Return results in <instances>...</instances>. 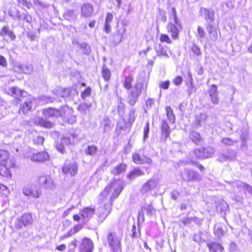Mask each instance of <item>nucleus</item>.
Segmentation results:
<instances>
[{"mask_svg": "<svg viewBox=\"0 0 252 252\" xmlns=\"http://www.w3.org/2000/svg\"><path fill=\"white\" fill-rule=\"evenodd\" d=\"M157 55L159 57H168L166 51L164 49L163 47L161 45H159L158 47L156 49Z\"/></svg>", "mask_w": 252, "mask_h": 252, "instance_id": "nucleus-36", "label": "nucleus"}, {"mask_svg": "<svg viewBox=\"0 0 252 252\" xmlns=\"http://www.w3.org/2000/svg\"><path fill=\"white\" fill-rule=\"evenodd\" d=\"M7 189V188L5 186L0 184V195H2L4 191L6 190Z\"/></svg>", "mask_w": 252, "mask_h": 252, "instance_id": "nucleus-62", "label": "nucleus"}, {"mask_svg": "<svg viewBox=\"0 0 252 252\" xmlns=\"http://www.w3.org/2000/svg\"><path fill=\"white\" fill-rule=\"evenodd\" d=\"M10 90L11 93V95L14 98L15 102L18 104L21 100L20 97L23 96L24 91L15 87L10 88Z\"/></svg>", "mask_w": 252, "mask_h": 252, "instance_id": "nucleus-18", "label": "nucleus"}, {"mask_svg": "<svg viewBox=\"0 0 252 252\" xmlns=\"http://www.w3.org/2000/svg\"><path fill=\"white\" fill-rule=\"evenodd\" d=\"M18 4L24 8L30 9L32 7V3L27 0H17Z\"/></svg>", "mask_w": 252, "mask_h": 252, "instance_id": "nucleus-37", "label": "nucleus"}, {"mask_svg": "<svg viewBox=\"0 0 252 252\" xmlns=\"http://www.w3.org/2000/svg\"><path fill=\"white\" fill-rule=\"evenodd\" d=\"M157 186V182L152 178L146 181L141 186L140 192L142 194H145L155 189Z\"/></svg>", "mask_w": 252, "mask_h": 252, "instance_id": "nucleus-6", "label": "nucleus"}, {"mask_svg": "<svg viewBox=\"0 0 252 252\" xmlns=\"http://www.w3.org/2000/svg\"><path fill=\"white\" fill-rule=\"evenodd\" d=\"M134 111H131L128 116V121L132 125L135 121Z\"/></svg>", "mask_w": 252, "mask_h": 252, "instance_id": "nucleus-58", "label": "nucleus"}, {"mask_svg": "<svg viewBox=\"0 0 252 252\" xmlns=\"http://www.w3.org/2000/svg\"><path fill=\"white\" fill-rule=\"evenodd\" d=\"M187 174L188 175V181H196L197 179V173L194 171L191 170H188L187 171Z\"/></svg>", "mask_w": 252, "mask_h": 252, "instance_id": "nucleus-35", "label": "nucleus"}, {"mask_svg": "<svg viewBox=\"0 0 252 252\" xmlns=\"http://www.w3.org/2000/svg\"><path fill=\"white\" fill-rule=\"evenodd\" d=\"M214 233L217 236L220 237L224 235L225 230L221 227H218L215 230Z\"/></svg>", "mask_w": 252, "mask_h": 252, "instance_id": "nucleus-46", "label": "nucleus"}, {"mask_svg": "<svg viewBox=\"0 0 252 252\" xmlns=\"http://www.w3.org/2000/svg\"><path fill=\"white\" fill-rule=\"evenodd\" d=\"M82 228V226L79 224L75 225L73 228L70 229L63 236V238H66L71 236L72 235L78 232Z\"/></svg>", "mask_w": 252, "mask_h": 252, "instance_id": "nucleus-32", "label": "nucleus"}, {"mask_svg": "<svg viewBox=\"0 0 252 252\" xmlns=\"http://www.w3.org/2000/svg\"><path fill=\"white\" fill-rule=\"evenodd\" d=\"M171 133L170 127L166 120H163L160 126V140L165 142L170 137Z\"/></svg>", "mask_w": 252, "mask_h": 252, "instance_id": "nucleus-7", "label": "nucleus"}, {"mask_svg": "<svg viewBox=\"0 0 252 252\" xmlns=\"http://www.w3.org/2000/svg\"><path fill=\"white\" fill-rule=\"evenodd\" d=\"M127 168V164L124 162H121L111 170V173L114 175H119L126 172Z\"/></svg>", "mask_w": 252, "mask_h": 252, "instance_id": "nucleus-19", "label": "nucleus"}, {"mask_svg": "<svg viewBox=\"0 0 252 252\" xmlns=\"http://www.w3.org/2000/svg\"><path fill=\"white\" fill-rule=\"evenodd\" d=\"M62 171L64 174L74 176L78 171L77 165L75 163H64L62 166Z\"/></svg>", "mask_w": 252, "mask_h": 252, "instance_id": "nucleus-10", "label": "nucleus"}, {"mask_svg": "<svg viewBox=\"0 0 252 252\" xmlns=\"http://www.w3.org/2000/svg\"><path fill=\"white\" fill-rule=\"evenodd\" d=\"M94 11L93 5L91 3H85L81 7V15L84 17L91 16Z\"/></svg>", "mask_w": 252, "mask_h": 252, "instance_id": "nucleus-20", "label": "nucleus"}, {"mask_svg": "<svg viewBox=\"0 0 252 252\" xmlns=\"http://www.w3.org/2000/svg\"><path fill=\"white\" fill-rule=\"evenodd\" d=\"M150 130L149 123L147 122L144 128V135L143 138L146 139L148 137V134Z\"/></svg>", "mask_w": 252, "mask_h": 252, "instance_id": "nucleus-49", "label": "nucleus"}, {"mask_svg": "<svg viewBox=\"0 0 252 252\" xmlns=\"http://www.w3.org/2000/svg\"><path fill=\"white\" fill-rule=\"evenodd\" d=\"M73 219L75 221H79L81 219H82L81 216L78 214H74L73 215Z\"/></svg>", "mask_w": 252, "mask_h": 252, "instance_id": "nucleus-63", "label": "nucleus"}, {"mask_svg": "<svg viewBox=\"0 0 252 252\" xmlns=\"http://www.w3.org/2000/svg\"><path fill=\"white\" fill-rule=\"evenodd\" d=\"M30 158L33 161L43 162L48 160L50 158V157L46 152L42 151L33 154Z\"/></svg>", "mask_w": 252, "mask_h": 252, "instance_id": "nucleus-12", "label": "nucleus"}, {"mask_svg": "<svg viewBox=\"0 0 252 252\" xmlns=\"http://www.w3.org/2000/svg\"><path fill=\"white\" fill-rule=\"evenodd\" d=\"M172 15L173 18L174 24L177 26L179 29H182L183 27L182 24L177 17L176 11L174 8L172 9Z\"/></svg>", "mask_w": 252, "mask_h": 252, "instance_id": "nucleus-33", "label": "nucleus"}, {"mask_svg": "<svg viewBox=\"0 0 252 252\" xmlns=\"http://www.w3.org/2000/svg\"><path fill=\"white\" fill-rule=\"evenodd\" d=\"M183 82L182 77L180 76H176L173 80V83L176 86L180 85Z\"/></svg>", "mask_w": 252, "mask_h": 252, "instance_id": "nucleus-52", "label": "nucleus"}, {"mask_svg": "<svg viewBox=\"0 0 252 252\" xmlns=\"http://www.w3.org/2000/svg\"><path fill=\"white\" fill-rule=\"evenodd\" d=\"M123 189L122 185L118 183L116 180H114L110 182L100 193V196L102 199H106L108 195H110L109 199L110 204L109 205H104V209L106 211L104 217L105 218H106L111 213L113 201L119 196Z\"/></svg>", "mask_w": 252, "mask_h": 252, "instance_id": "nucleus-1", "label": "nucleus"}, {"mask_svg": "<svg viewBox=\"0 0 252 252\" xmlns=\"http://www.w3.org/2000/svg\"><path fill=\"white\" fill-rule=\"evenodd\" d=\"M229 206L227 202L223 199L218 201L216 203V210L220 214H225L229 211Z\"/></svg>", "mask_w": 252, "mask_h": 252, "instance_id": "nucleus-17", "label": "nucleus"}, {"mask_svg": "<svg viewBox=\"0 0 252 252\" xmlns=\"http://www.w3.org/2000/svg\"><path fill=\"white\" fill-rule=\"evenodd\" d=\"M208 93L209 95L218 93L217 86L215 84H212L208 90Z\"/></svg>", "mask_w": 252, "mask_h": 252, "instance_id": "nucleus-47", "label": "nucleus"}, {"mask_svg": "<svg viewBox=\"0 0 252 252\" xmlns=\"http://www.w3.org/2000/svg\"><path fill=\"white\" fill-rule=\"evenodd\" d=\"M181 29H179L177 26L171 22H169L167 25V32L171 34V37L174 40H176L179 38V30Z\"/></svg>", "mask_w": 252, "mask_h": 252, "instance_id": "nucleus-16", "label": "nucleus"}, {"mask_svg": "<svg viewBox=\"0 0 252 252\" xmlns=\"http://www.w3.org/2000/svg\"><path fill=\"white\" fill-rule=\"evenodd\" d=\"M132 158L133 161L137 164H142L146 163L150 165L152 163V159L146 156H144L142 157L137 153H134L132 155Z\"/></svg>", "mask_w": 252, "mask_h": 252, "instance_id": "nucleus-11", "label": "nucleus"}, {"mask_svg": "<svg viewBox=\"0 0 252 252\" xmlns=\"http://www.w3.org/2000/svg\"><path fill=\"white\" fill-rule=\"evenodd\" d=\"M134 82V77L132 75H128L125 77L123 82V86L126 90H130L132 88V84Z\"/></svg>", "mask_w": 252, "mask_h": 252, "instance_id": "nucleus-30", "label": "nucleus"}, {"mask_svg": "<svg viewBox=\"0 0 252 252\" xmlns=\"http://www.w3.org/2000/svg\"><path fill=\"white\" fill-rule=\"evenodd\" d=\"M210 252H223L224 248L222 246L217 242H211L207 244Z\"/></svg>", "mask_w": 252, "mask_h": 252, "instance_id": "nucleus-21", "label": "nucleus"}, {"mask_svg": "<svg viewBox=\"0 0 252 252\" xmlns=\"http://www.w3.org/2000/svg\"><path fill=\"white\" fill-rule=\"evenodd\" d=\"M16 167V164L14 161L0 163V175L6 179H10L12 177V170Z\"/></svg>", "mask_w": 252, "mask_h": 252, "instance_id": "nucleus-3", "label": "nucleus"}, {"mask_svg": "<svg viewBox=\"0 0 252 252\" xmlns=\"http://www.w3.org/2000/svg\"><path fill=\"white\" fill-rule=\"evenodd\" d=\"M23 192L26 196L34 198H38L40 196L39 191L34 187L32 186L25 187L23 189Z\"/></svg>", "mask_w": 252, "mask_h": 252, "instance_id": "nucleus-13", "label": "nucleus"}, {"mask_svg": "<svg viewBox=\"0 0 252 252\" xmlns=\"http://www.w3.org/2000/svg\"><path fill=\"white\" fill-rule=\"evenodd\" d=\"M95 213L94 207H85L83 208L79 211L80 215L82 220H89L92 218Z\"/></svg>", "mask_w": 252, "mask_h": 252, "instance_id": "nucleus-8", "label": "nucleus"}, {"mask_svg": "<svg viewBox=\"0 0 252 252\" xmlns=\"http://www.w3.org/2000/svg\"><path fill=\"white\" fill-rule=\"evenodd\" d=\"M166 115L168 120L173 124L175 122V116L173 111L170 106H166L165 107Z\"/></svg>", "mask_w": 252, "mask_h": 252, "instance_id": "nucleus-31", "label": "nucleus"}, {"mask_svg": "<svg viewBox=\"0 0 252 252\" xmlns=\"http://www.w3.org/2000/svg\"><path fill=\"white\" fill-rule=\"evenodd\" d=\"M197 33H198L199 37L202 38L205 36V31H204V29L203 28H202L201 27H200V26L197 27Z\"/></svg>", "mask_w": 252, "mask_h": 252, "instance_id": "nucleus-54", "label": "nucleus"}, {"mask_svg": "<svg viewBox=\"0 0 252 252\" xmlns=\"http://www.w3.org/2000/svg\"><path fill=\"white\" fill-rule=\"evenodd\" d=\"M107 241L111 250L117 252L121 248V238L116 232H109L107 235Z\"/></svg>", "mask_w": 252, "mask_h": 252, "instance_id": "nucleus-2", "label": "nucleus"}, {"mask_svg": "<svg viewBox=\"0 0 252 252\" xmlns=\"http://www.w3.org/2000/svg\"><path fill=\"white\" fill-rule=\"evenodd\" d=\"M78 241L76 239H74L69 244V247H72V249L69 250L67 252H75L74 249L77 247Z\"/></svg>", "mask_w": 252, "mask_h": 252, "instance_id": "nucleus-45", "label": "nucleus"}, {"mask_svg": "<svg viewBox=\"0 0 252 252\" xmlns=\"http://www.w3.org/2000/svg\"><path fill=\"white\" fill-rule=\"evenodd\" d=\"M32 100L30 99L25 101L21 105L19 112L23 114H27L32 109Z\"/></svg>", "mask_w": 252, "mask_h": 252, "instance_id": "nucleus-23", "label": "nucleus"}, {"mask_svg": "<svg viewBox=\"0 0 252 252\" xmlns=\"http://www.w3.org/2000/svg\"><path fill=\"white\" fill-rule=\"evenodd\" d=\"M75 206H71L70 207L68 208L67 209H66V210L65 211V212H64V214L65 215H68V214L70 213V212L72 210H73V209H75Z\"/></svg>", "mask_w": 252, "mask_h": 252, "instance_id": "nucleus-64", "label": "nucleus"}, {"mask_svg": "<svg viewBox=\"0 0 252 252\" xmlns=\"http://www.w3.org/2000/svg\"><path fill=\"white\" fill-rule=\"evenodd\" d=\"M94 249L93 241L87 237L83 238L79 248V252H93Z\"/></svg>", "mask_w": 252, "mask_h": 252, "instance_id": "nucleus-5", "label": "nucleus"}, {"mask_svg": "<svg viewBox=\"0 0 252 252\" xmlns=\"http://www.w3.org/2000/svg\"><path fill=\"white\" fill-rule=\"evenodd\" d=\"M101 73L105 81L109 82L110 80L111 77V71L105 64L103 65Z\"/></svg>", "mask_w": 252, "mask_h": 252, "instance_id": "nucleus-26", "label": "nucleus"}, {"mask_svg": "<svg viewBox=\"0 0 252 252\" xmlns=\"http://www.w3.org/2000/svg\"><path fill=\"white\" fill-rule=\"evenodd\" d=\"M113 16L111 13H107L105 23H110L113 20Z\"/></svg>", "mask_w": 252, "mask_h": 252, "instance_id": "nucleus-59", "label": "nucleus"}, {"mask_svg": "<svg viewBox=\"0 0 252 252\" xmlns=\"http://www.w3.org/2000/svg\"><path fill=\"white\" fill-rule=\"evenodd\" d=\"M91 107V104H87L85 103L80 104L77 107V110L81 113H86Z\"/></svg>", "mask_w": 252, "mask_h": 252, "instance_id": "nucleus-39", "label": "nucleus"}, {"mask_svg": "<svg viewBox=\"0 0 252 252\" xmlns=\"http://www.w3.org/2000/svg\"><path fill=\"white\" fill-rule=\"evenodd\" d=\"M73 14V11H72V10H68V11H66L64 13L63 17H64V19H67V20H69V19L72 16Z\"/></svg>", "mask_w": 252, "mask_h": 252, "instance_id": "nucleus-57", "label": "nucleus"}, {"mask_svg": "<svg viewBox=\"0 0 252 252\" xmlns=\"http://www.w3.org/2000/svg\"><path fill=\"white\" fill-rule=\"evenodd\" d=\"M42 113L45 117H61L63 114L61 110L53 107H48L42 109Z\"/></svg>", "mask_w": 252, "mask_h": 252, "instance_id": "nucleus-9", "label": "nucleus"}, {"mask_svg": "<svg viewBox=\"0 0 252 252\" xmlns=\"http://www.w3.org/2000/svg\"><path fill=\"white\" fill-rule=\"evenodd\" d=\"M159 40L161 42H166L168 44L172 43L169 36L166 34H161L159 37Z\"/></svg>", "mask_w": 252, "mask_h": 252, "instance_id": "nucleus-42", "label": "nucleus"}, {"mask_svg": "<svg viewBox=\"0 0 252 252\" xmlns=\"http://www.w3.org/2000/svg\"><path fill=\"white\" fill-rule=\"evenodd\" d=\"M8 161H13L10 158L9 153L7 151L0 150V163H5Z\"/></svg>", "mask_w": 252, "mask_h": 252, "instance_id": "nucleus-28", "label": "nucleus"}, {"mask_svg": "<svg viewBox=\"0 0 252 252\" xmlns=\"http://www.w3.org/2000/svg\"><path fill=\"white\" fill-rule=\"evenodd\" d=\"M63 140L64 139H62L61 142H57L56 145V149L62 154H63L65 152V149L63 142Z\"/></svg>", "mask_w": 252, "mask_h": 252, "instance_id": "nucleus-41", "label": "nucleus"}, {"mask_svg": "<svg viewBox=\"0 0 252 252\" xmlns=\"http://www.w3.org/2000/svg\"><path fill=\"white\" fill-rule=\"evenodd\" d=\"M210 97H211V101L212 102L214 103V104H217L219 102V97H218V93L217 94H211V95H209Z\"/></svg>", "mask_w": 252, "mask_h": 252, "instance_id": "nucleus-55", "label": "nucleus"}, {"mask_svg": "<svg viewBox=\"0 0 252 252\" xmlns=\"http://www.w3.org/2000/svg\"><path fill=\"white\" fill-rule=\"evenodd\" d=\"M0 66L3 67H6L7 66V62L4 57L0 55Z\"/></svg>", "mask_w": 252, "mask_h": 252, "instance_id": "nucleus-53", "label": "nucleus"}, {"mask_svg": "<svg viewBox=\"0 0 252 252\" xmlns=\"http://www.w3.org/2000/svg\"><path fill=\"white\" fill-rule=\"evenodd\" d=\"M34 123L37 126L46 129L52 128L54 126L53 122L42 117H38L37 119L35 120Z\"/></svg>", "mask_w": 252, "mask_h": 252, "instance_id": "nucleus-15", "label": "nucleus"}, {"mask_svg": "<svg viewBox=\"0 0 252 252\" xmlns=\"http://www.w3.org/2000/svg\"><path fill=\"white\" fill-rule=\"evenodd\" d=\"M140 94V91L137 93H134L133 92H132L131 93V95L133 98L129 99L128 101L129 104L131 105H134L136 101H137V98L139 96Z\"/></svg>", "mask_w": 252, "mask_h": 252, "instance_id": "nucleus-38", "label": "nucleus"}, {"mask_svg": "<svg viewBox=\"0 0 252 252\" xmlns=\"http://www.w3.org/2000/svg\"><path fill=\"white\" fill-rule=\"evenodd\" d=\"M140 236V232L138 229H137L135 225H133L132 227V236L133 238H137Z\"/></svg>", "mask_w": 252, "mask_h": 252, "instance_id": "nucleus-48", "label": "nucleus"}, {"mask_svg": "<svg viewBox=\"0 0 252 252\" xmlns=\"http://www.w3.org/2000/svg\"><path fill=\"white\" fill-rule=\"evenodd\" d=\"M66 248V245L64 244H63L57 246L56 249L60 252H63L65 250Z\"/></svg>", "mask_w": 252, "mask_h": 252, "instance_id": "nucleus-60", "label": "nucleus"}, {"mask_svg": "<svg viewBox=\"0 0 252 252\" xmlns=\"http://www.w3.org/2000/svg\"><path fill=\"white\" fill-rule=\"evenodd\" d=\"M170 85V81L168 80L165 81L161 82L159 84V88L163 90H166L168 89Z\"/></svg>", "mask_w": 252, "mask_h": 252, "instance_id": "nucleus-51", "label": "nucleus"}, {"mask_svg": "<svg viewBox=\"0 0 252 252\" xmlns=\"http://www.w3.org/2000/svg\"><path fill=\"white\" fill-rule=\"evenodd\" d=\"M33 141L36 145H42L44 142V138L42 136H37L33 139Z\"/></svg>", "mask_w": 252, "mask_h": 252, "instance_id": "nucleus-44", "label": "nucleus"}, {"mask_svg": "<svg viewBox=\"0 0 252 252\" xmlns=\"http://www.w3.org/2000/svg\"><path fill=\"white\" fill-rule=\"evenodd\" d=\"M189 138L195 144H199L202 140L200 134L195 131H192L189 133Z\"/></svg>", "mask_w": 252, "mask_h": 252, "instance_id": "nucleus-27", "label": "nucleus"}, {"mask_svg": "<svg viewBox=\"0 0 252 252\" xmlns=\"http://www.w3.org/2000/svg\"><path fill=\"white\" fill-rule=\"evenodd\" d=\"M191 50L196 55L199 56L201 54L200 48L195 44H193L192 46Z\"/></svg>", "mask_w": 252, "mask_h": 252, "instance_id": "nucleus-50", "label": "nucleus"}, {"mask_svg": "<svg viewBox=\"0 0 252 252\" xmlns=\"http://www.w3.org/2000/svg\"><path fill=\"white\" fill-rule=\"evenodd\" d=\"M221 142L224 145H230L233 144L232 139L229 138H223L221 140Z\"/></svg>", "mask_w": 252, "mask_h": 252, "instance_id": "nucleus-56", "label": "nucleus"}, {"mask_svg": "<svg viewBox=\"0 0 252 252\" xmlns=\"http://www.w3.org/2000/svg\"><path fill=\"white\" fill-rule=\"evenodd\" d=\"M214 149L211 147L196 148L193 153L198 158L204 159L211 157L214 153Z\"/></svg>", "mask_w": 252, "mask_h": 252, "instance_id": "nucleus-4", "label": "nucleus"}, {"mask_svg": "<svg viewBox=\"0 0 252 252\" xmlns=\"http://www.w3.org/2000/svg\"><path fill=\"white\" fill-rule=\"evenodd\" d=\"M38 184L43 188H48L54 186L53 181L50 176L47 175H40L38 177Z\"/></svg>", "mask_w": 252, "mask_h": 252, "instance_id": "nucleus-14", "label": "nucleus"}, {"mask_svg": "<svg viewBox=\"0 0 252 252\" xmlns=\"http://www.w3.org/2000/svg\"><path fill=\"white\" fill-rule=\"evenodd\" d=\"M144 175V172L138 167H135L129 172L126 177L129 180H132L139 176Z\"/></svg>", "mask_w": 252, "mask_h": 252, "instance_id": "nucleus-24", "label": "nucleus"}, {"mask_svg": "<svg viewBox=\"0 0 252 252\" xmlns=\"http://www.w3.org/2000/svg\"><path fill=\"white\" fill-rule=\"evenodd\" d=\"M204 17L206 20L213 21L214 20V12L208 9L204 8Z\"/></svg>", "mask_w": 252, "mask_h": 252, "instance_id": "nucleus-34", "label": "nucleus"}, {"mask_svg": "<svg viewBox=\"0 0 252 252\" xmlns=\"http://www.w3.org/2000/svg\"><path fill=\"white\" fill-rule=\"evenodd\" d=\"M97 148L95 146H88L86 151L85 153L86 154L89 155H93L96 153L97 152Z\"/></svg>", "mask_w": 252, "mask_h": 252, "instance_id": "nucleus-40", "label": "nucleus"}, {"mask_svg": "<svg viewBox=\"0 0 252 252\" xmlns=\"http://www.w3.org/2000/svg\"><path fill=\"white\" fill-rule=\"evenodd\" d=\"M206 29L211 38L217 39L218 37V33L220 35V32L217 29L213 28L212 24H208L206 26Z\"/></svg>", "mask_w": 252, "mask_h": 252, "instance_id": "nucleus-29", "label": "nucleus"}, {"mask_svg": "<svg viewBox=\"0 0 252 252\" xmlns=\"http://www.w3.org/2000/svg\"><path fill=\"white\" fill-rule=\"evenodd\" d=\"M6 35H8L12 40H14L16 38V35L13 32L10 31L7 27L3 26L0 30V35L1 36H4Z\"/></svg>", "mask_w": 252, "mask_h": 252, "instance_id": "nucleus-25", "label": "nucleus"}, {"mask_svg": "<svg viewBox=\"0 0 252 252\" xmlns=\"http://www.w3.org/2000/svg\"><path fill=\"white\" fill-rule=\"evenodd\" d=\"M32 215L30 213L24 214L19 219V223L21 225L27 226L32 222Z\"/></svg>", "mask_w": 252, "mask_h": 252, "instance_id": "nucleus-22", "label": "nucleus"}, {"mask_svg": "<svg viewBox=\"0 0 252 252\" xmlns=\"http://www.w3.org/2000/svg\"><path fill=\"white\" fill-rule=\"evenodd\" d=\"M110 23H105L104 26V31L106 33H109L111 31V27L110 26Z\"/></svg>", "mask_w": 252, "mask_h": 252, "instance_id": "nucleus-61", "label": "nucleus"}, {"mask_svg": "<svg viewBox=\"0 0 252 252\" xmlns=\"http://www.w3.org/2000/svg\"><path fill=\"white\" fill-rule=\"evenodd\" d=\"M91 94V88L88 87L81 93V96L82 98L85 99L86 97L90 96Z\"/></svg>", "mask_w": 252, "mask_h": 252, "instance_id": "nucleus-43", "label": "nucleus"}]
</instances>
